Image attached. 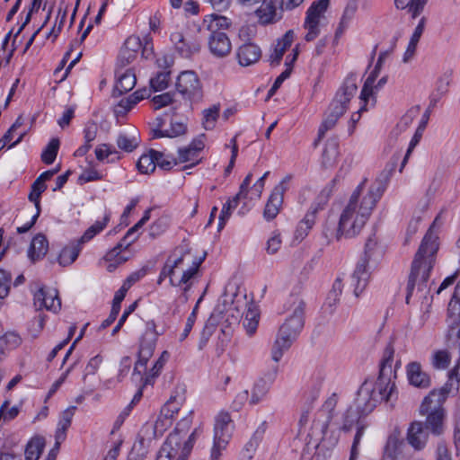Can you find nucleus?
I'll return each instance as SVG.
<instances>
[{"label":"nucleus","mask_w":460,"mask_h":460,"mask_svg":"<svg viewBox=\"0 0 460 460\" xmlns=\"http://www.w3.org/2000/svg\"><path fill=\"white\" fill-rule=\"evenodd\" d=\"M401 367V359L394 362V348L390 341L384 349L379 363V372L376 381L366 380L358 391L354 404L349 406L340 417L332 420V416H324L318 413L314 420L313 429L319 430L323 438L328 429L332 433L337 431L349 432L354 426L357 431L350 450L349 460H356L359 455L358 447L365 432V425L360 419L374 411L376 405L382 402L394 400L396 394L395 379L397 370Z\"/></svg>","instance_id":"f257e3e1"},{"label":"nucleus","mask_w":460,"mask_h":460,"mask_svg":"<svg viewBox=\"0 0 460 460\" xmlns=\"http://www.w3.org/2000/svg\"><path fill=\"white\" fill-rule=\"evenodd\" d=\"M385 188V183L380 180L367 186V179L357 186L341 214L337 238H351L361 232Z\"/></svg>","instance_id":"f03ea898"},{"label":"nucleus","mask_w":460,"mask_h":460,"mask_svg":"<svg viewBox=\"0 0 460 460\" xmlns=\"http://www.w3.org/2000/svg\"><path fill=\"white\" fill-rule=\"evenodd\" d=\"M438 220V218L436 217L427 231L411 262L406 285L407 304L410 303V298L415 290L422 292L427 289L428 280L439 247L438 233L435 231Z\"/></svg>","instance_id":"7ed1b4c3"},{"label":"nucleus","mask_w":460,"mask_h":460,"mask_svg":"<svg viewBox=\"0 0 460 460\" xmlns=\"http://www.w3.org/2000/svg\"><path fill=\"white\" fill-rule=\"evenodd\" d=\"M203 259H198L190 251L183 246L177 247L168 256L160 271L157 283L160 285L166 278L171 286L183 287V292H188L192 286V279L198 274Z\"/></svg>","instance_id":"20e7f679"},{"label":"nucleus","mask_w":460,"mask_h":460,"mask_svg":"<svg viewBox=\"0 0 460 460\" xmlns=\"http://www.w3.org/2000/svg\"><path fill=\"white\" fill-rule=\"evenodd\" d=\"M451 389L450 383H446L439 389H433L424 397L420 406V414L426 417L423 426L433 436L439 437L446 430L447 411L444 403Z\"/></svg>","instance_id":"39448f33"},{"label":"nucleus","mask_w":460,"mask_h":460,"mask_svg":"<svg viewBox=\"0 0 460 460\" xmlns=\"http://www.w3.org/2000/svg\"><path fill=\"white\" fill-rule=\"evenodd\" d=\"M305 303L294 297L292 302V314L287 317L279 327L277 338L271 349V358L278 363L284 353L291 347L299 336L305 325Z\"/></svg>","instance_id":"423d86ee"},{"label":"nucleus","mask_w":460,"mask_h":460,"mask_svg":"<svg viewBox=\"0 0 460 460\" xmlns=\"http://www.w3.org/2000/svg\"><path fill=\"white\" fill-rule=\"evenodd\" d=\"M229 26V20L218 14L207 15L203 20L201 31L207 33L209 50L217 58L226 57L231 51V41L225 32Z\"/></svg>","instance_id":"0eeeda50"},{"label":"nucleus","mask_w":460,"mask_h":460,"mask_svg":"<svg viewBox=\"0 0 460 460\" xmlns=\"http://www.w3.org/2000/svg\"><path fill=\"white\" fill-rule=\"evenodd\" d=\"M150 210L145 211L142 218L131 228L128 230L123 239L111 251H109L104 259L109 262L107 270L109 271L114 270L119 265L124 263L128 260V256L122 254L124 250H127L134 242L138 238L137 231L149 220Z\"/></svg>","instance_id":"6e6552de"},{"label":"nucleus","mask_w":460,"mask_h":460,"mask_svg":"<svg viewBox=\"0 0 460 460\" xmlns=\"http://www.w3.org/2000/svg\"><path fill=\"white\" fill-rule=\"evenodd\" d=\"M176 94L181 96L183 104L190 107V102L202 97V86L198 75L192 70H186L177 76Z\"/></svg>","instance_id":"1a4fd4ad"},{"label":"nucleus","mask_w":460,"mask_h":460,"mask_svg":"<svg viewBox=\"0 0 460 460\" xmlns=\"http://www.w3.org/2000/svg\"><path fill=\"white\" fill-rule=\"evenodd\" d=\"M169 117L167 113L163 117H157L152 128L153 138L176 137L184 135L187 131V119L178 117L173 111L170 119V128H166V119Z\"/></svg>","instance_id":"9d476101"},{"label":"nucleus","mask_w":460,"mask_h":460,"mask_svg":"<svg viewBox=\"0 0 460 460\" xmlns=\"http://www.w3.org/2000/svg\"><path fill=\"white\" fill-rule=\"evenodd\" d=\"M184 402L185 395L183 391H176L171 395L169 400L161 409L160 416L153 427L155 435L157 433L161 435L167 427L172 425V420L176 414H178Z\"/></svg>","instance_id":"9b49d317"},{"label":"nucleus","mask_w":460,"mask_h":460,"mask_svg":"<svg viewBox=\"0 0 460 460\" xmlns=\"http://www.w3.org/2000/svg\"><path fill=\"white\" fill-rule=\"evenodd\" d=\"M329 2L330 0H317L307 9L304 22V27L307 30L305 36L306 41H313L319 35L320 20L327 10Z\"/></svg>","instance_id":"f8f14e48"},{"label":"nucleus","mask_w":460,"mask_h":460,"mask_svg":"<svg viewBox=\"0 0 460 460\" xmlns=\"http://www.w3.org/2000/svg\"><path fill=\"white\" fill-rule=\"evenodd\" d=\"M290 179L291 177L288 175L274 187L263 211V217L266 220H272L279 214Z\"/></svg>","instance_id":"ddd939ff"},{"label":"nucleus","mask_w":460,"mask_h":460,"mask_svg":"<svg viewBox=\"0 0 460 460\" xmlns=\"http://www.w3.org/2000/svg\"><path fill=\"white\" fill-rule=\"evenodd\" d=\"M34 305L38 309L45 308L54 313L58 312L61 308V300L58 290L50 288H40L34 294Z\"/></svg>","instance_id":"4468645a"},{"label":"nucleus","mask_w":460,"mask_h":460,"mask_svg":"<svg viewBox=\"0 0 460 460\" xmlns=\"http://www.w3.org/2000/svg\"><path fill=\"white\" fill-rule=\"evenodd\" d=\"M171 41L175 49L183 58H190L200 49V41L190 36L183 35L180 31L171 34Z\"/></svg>","instance_id":"2eb2a0df"},{"label":"nucleus","mask_w":460,"mask_h":460,"mask_svg":"<svg viewBox=\"0 0 460 460\" xmlns=\"http://www.w3.org/2000/svg\"><path fill=\"white\" fill-rule=\"evenodd\" d=\"M252 180V173L247 174L240 186L239 192L234 198L229 199L223 205L221 213L218 217V230H221L225 227L227 220L231 217L233 210L236 208V207L239 204L240 199H243L245 190L251 184Z\"/></svg>","instance_id":"dca6fc26"},{"label":"nucleus","mask_w":460,"mask_h":460,"mask_svg":"<svg viewBox=\"0 0 460 460\" xmlns=\"http://www.w3.org/2000/svg\"><path fill=\"white\" fill-rule=\"evenodd\" d=\"M234 421L227 411H220L215 419L214 438L221 439V445L228 444L234 430Z\"/></svg>","instance_id":"f3484780"},{"label":"nucleus","mask_w":460,"mask_h":460,"mask_svg":"<svg viewBox=\"0 0 460 460\" xmlns=\"http://www.w3.org/2000/svg\"><path fill=\"white\" fill-rule=\"evenodd\" d=\"M345 111L344 106L339 104V102H332L330 104L326 116L319 128L317 139L314 143V146H317L319 142L324 137L325 133L336 125L338 119Z\"/></svg>","instance_id":"a211bd4d"},{"label":"nucleus","mask_w":460,"mask_h":460,"mask_svg":"<svg viewBox=\"0 0 460 460\" xmlns=\"http://www.w3.org/2000/svg\"><path fill=\"white\" fill-rule=\"evenodd\" d=\"M204 135L193 139L191 143L178 150L180 163H190V165L197 164L200 161V153L205 147Z\"/></svg>","instance_id":"6ab92c4d"},{"label":"nucleus","mask_w":460,"mask_h":460,"mask_svg":"<svg viewBox=\"0 0 460 460\" xmlns=\"http://www.w3.org/2000/svg\"><path fill=\"white\" fill-rule=\"evenodd\" d=\"M429 440V431L420 421H413L407 430V441L417 451L425 448Z\"/></svg>","instance_id":"aec40b11"},{"label":"nucleus","mask_w":460,"mask_h":460,"mask_svg":"<svg viewBox=\"0 0 460 460\" xmlns=\"http://www.w3.org/2000/svg\"><path fill=\"white\" fill-rule=\"evenodd\" d=\"M406 376L411 385L420 389H426L430 385V377L422 370L419 362H410L406 366Z\"/></svg>","instance_id":"412c9836"},{"label":"nucleus","mask_w":460,"mask_h":460,"mask_svg":"<svg viewBox=\"0 0 460 460\" xmlns=\"http://www.w3.org/2000/svg\"><path fill=\"white\" fill-rule=\"evenodd\" d=\"M278 375V366H275L271 372L267 374L265 379H260L257 381L252 390V396L250 399V404L255 405L261 402L267 396L271 384L274 382Z\"/></svg>","instance_id":"4be33fe9"},{"label":"nucleus","mask_w":460,"mask_h":460,"mask_svg":"<svg viewBox=\"0 0 460 460\" xmlns=\"http://www.w3.org/2000/svg\"><path fill=\"white\" fill-rule=\"evenodd\" d=\"M368 259L362 258L356 266L351 276V286L354 288V295L358 296L366 288L369 280V272L367 270Z\"/></svg>","instance_id":"5701e85b"},{"label":"nucleus","mask_w":460,"mask_h":460,"mask_svg":"<svg viewBox=\"0 0 460 460\" xmlns=\"http://www.w3.org/2000/svg\"><path fill=\"white\" fill-rule=\"evenodd\" d=\"M143 41L138 36L131 35L125 40L118 58L121 65L131 63L137 57V52L142 49Z\"/></svg>","instance_id":"b1692460"},{"label":"nucleus","mask_w":460,"mask_h":460,"mask_svg":"<svg viewBox=\"0 0 460 460\" xmlns=\"http://www.w3.org/2000/svg\"><path fill=\"white\" fill-rule=\"evenodd\" d=\"M262 4L255 11L258 22L262 25L276 23L281 19L273 0H261Z\"/></svg>","instance_id":"393cba45"},{"label":"nucleus","mask_w":460,"mask_h":460,"mask_svg":"<svg viewBox=\"0 0 460 460\" xmlns=\"http://www.w3.org/2000/svg\"><path fill=\"white\" fill-rule=\"evenodd\" d=\"M194 432L190 436L188 441H184L183 443L181 440V438L177 432L171 433L166 439H171L173 438L175 443H172L170 447V456L172 459L175 460H186L188 455L190 454L192 448V438L194 437Z\"/></svg>","instance_id":"a878e982"},{"label":"nucleus","mask_w":460,"mask_h":460,"mask_svg":"<svg viewBox=\"0 0 460 460\" xmlns=\"http://www.w3.org/2000/svg\"><path fill=\"white\" fill-rule=\"evenodd\" d=\"M49 251V241L45 234H37L31 240L27 251V256L31 262L41 261Z\"/></svg>","instance_id":"bb28decb"},{"label":"nucleus","mask_w":460,"mask_h":460,"mask_svg":"<svg viewBox=\"0 0 460 460\" xmlns=\"http://www.w3.org/2000/svg\"><path fill=\"white\" fill-rule=\"evenodd\" d=\"M294 39L295 33L292 30H289L277 40V43L274 45L273 49L269 57L270 65H279L283 55L285 54L286 50L291 47Z\"/></svg>","instance_id":"cd10ccee"},{"label":"nucleus","mask_w":460,"mask_h":460,"mask_svg":"<svg viewBox=\"0 0 460 460\" xmlns=\"http://www.w3.org/2000/svg\"><path fill=\"white\" fill-rule=\"evenodd\" d=\"M261 57V50L254 43H244L237 50L239 64L243 66H251L259 61Z\"/></svg>","instance_id":"c85d7f7f"},{"label":"nucleus","mask_w":460,"mask_h":460,"mask_svg":"<svg viewBox=\"0 0 460 460\" xmlns=\"http://www.w3.org/2000/svg\"><path fill=\"white\" fill-rule=\"evenodd\" d=\"M357 78L355 76H348L344 80L332 102H339V104L344 106L345 111H347L348 104L357 93Z\"/></svg>","instance_id":"c756f323"},{"label":"nucleus","mask_w":460,"mask_h":460,"mask_svg":"<svg viewBox=\"0 0 460 460\" xmlns=\"http://www.w3.org/2000/svg\"><path fill=\"white\" fill-rule=\"evenodd\" d=\"M446 322L447 325L446 338L449 341L460 327V302L458 300L452 299L449 302Z\"/></svg>","instance_id":"7c9ffc66"},{"label":"nucleus","mask_w":460,"mask_h":460,"mask_svg":"<svg viewBox=\"0 0 460 460\" xmlns=\"http://www.w3.org/2000/svg\"><path fill=\"white\" fill-rule=\"evenodd\" d=\"M137 83L135 73L131 69L117 71V81L114 87V95H121L131 91Z\"/></svg>","instance_id":"2f4dec72"},{"label":"nucleus","mask_w":460,"mask_h":460,"mask_svg":"<svg viewBox=\"0 0 460 460\" xmlns=\"http://www.w3.org/2000/svg\"><path fill=\"white\" fill-rule=\"evenodd\" d=\"M75 410V406H71L62 411L55 435L57 445H60V443L66 439V430L71 426Z\"/></svg>","instance_id":"473e14b6"},{"label":"nucleus","mask_w":460,"mask_h":460,"mask_svg":"<svg viewBox=\"0 0 460 460\" xmlns=\"http://www.w3.org/2000/svg\"><path fill=\"white\" fill-rule=\"evenodd\" d=\"M429 0H394V6L398 10H406L411 19H416L424 11Z\"/></svg>","instance_id":"72a5a7b5"},{"label":"nucleus","mask_w":460,"mask_h":460,"mask_svg":"<svg viewBox=\"0 0 460 460\" xmlns=\"http://www.w3.org/2000/svg\"><path fill=\"white\" fill-rule=\"evenodd\" d=\"M81 251L82 246L80 243H77L75 240L70 242L61 250L58 258V263L63 267L71 265L77 259Z\"/></svg>","instance_id":"f704fd0d"},{"label":"nucleus","mask_w":460,"mask_h":460,"mask_svg":"<svg viewBox=\"0 0 460 460\" xmlns=\"http://www.w3.org/2000/svg\"><path fill=\"white\" fill-rule=\"evenodd\" d=\"M260 321V311L257 306L250 305L245 312L243 326L249 336H252L258 328Z\"/></svg>","instance_id":"c9c22d12"},{"label":"nucleus","mask_w":460,"mask_h":460,"mask_svg":"<svg viewBox=\"0 0 460 460\" xmlns=\"http://www.w3.org/2000/svg\"><path fill=\"white\" fill-rule=\"evenodd\" d=\"M110 219L111 213H105L102 220H97L93 225L85 230L84 234L79 239L75 241L80 243V245L83 246L84 243L91 241L96 234L101 233L106 227Z\"/></svg>","instance_id":"e433bc0d"},{"label":"nucleus","mask_w":460,"mask_h":460,"mask_svg":"<svg viewBox=\"0 0 460 460\" xmlns=\"http://www.w3.org/2000/svg\"><path fill=\"white\" fill-rule=\"evenodd\" d=\"M339 156V145L336 140H329L323 149L322 155V164L325 168L333 167Z\"/></svg>","instance_id":"4c0bfd02"},{"label":"nucleus","mask_w":460,"mask_h":460,"mask_svg":"<svg viewBox=\"0 0 460 460\" xmlns=\"http://www.w3.org/2000/svg\"><path fill=\"white\" fill-rule=\"evenodd\" d=\"M22 343V338L15 332H6L0 337V359L12 349H16Z\"/></svg>","instance_id":"58836bf2"},{"label":"nucleus","mask_w":460,"mask_h":460,"mask_svg":"<svg viewBox=\"0 0 460 460\" xmlns=\"http://www.w3.org/2000/svg\"><path fill=\"white\" fill-rule=\"evenodd\" d=\"M45 447L42 437L32 438L26 445L24 455L26 460H38Z\"/></svg>","instance_id":"ea45409f"},{"label":"nucleus","mask_w":460,"mask_h":460,"mask_svg":"<svg viewBox=\"0 0 460 460\" xmlns=\"http://www.w3.org/2000/svg\"><path fill=\"white\" fill-rule=\"evenodd\" d=\"M176 93H164L159 95H155L152 99L153 107L155 110H159L169 104L172 105V111H176L181 102L176 99Z\"/></svg>","instance_id":"a19ab883"},{"label":"nucleus","mask_w":460,"mask_h":460,"mask_svg":"<svg viewBox=\"0 0 460 460\" xmlns=\"http://www.w3.org/2000/svg\"><path fill=\"white\" fill-rule=\"evenodd\" d=\"M158 151L150 150L147 154L142 155L137 164V169L141 173L153 172L155 170V159Z\"/></svg>","instance_id":"79ce46f5"},{"label":"nucleus","mask_w":460,"mask_h":460,"mask_svg":"<svg viewBox=\"0 0 460 460\" xmlns=\"http://www.w3.org/2000/svg\"><path fill=\"white\" fill-rule=\"evenodd\" d=\"M381 67L375 66L374 69L371 71L367 78L366 79L363 88L360 93V99L367 102L370 96L374 93V84L379 75Z\"/></svg>","instance_id":"37998d69"},{"label":"nucleus","mask_w":460,"mask_h":460,"mask_svg":"<svg viewBox=\"0 0 460 460\" xmlns=\"http://www.w3.org/2000/svg\"><path fill=\"white\" fill-rule=\"evenodd\" d=\"M402 445V441L400 440L397 435H390L385 447V456L391 460H395L401 453Z\"/></svg>","instance_id":"c03bdc74"},{"label":"nucleus","mask_w":460,"mask_h":460,"mask_svg":"<svg viewBox=\"0 0 460 460\" xmlns=\"http://www.w3.org/2000/svg\"><path fill=\"white\" fill-rule=\"evenodd\" d=\"M157 338L153 335H142L139 344L138 355L144 359H149L155 351Z\"/></svg>","instance_id":"a18cd8bd"},{"label":"nucleus","mask_w":460,"mask_h":460,"mask_svg":"<svg viewBox=\"0 0 460 460\" xmlns=\"http://www.w3.org/2000/svg\"><path fill=\"white\" fill-rule=\"evenodd\" d=\"M139 144L138 138L135 135H129L126 132L120 133L117 138V146L125 152H132Z\"/></svg>","instance_id":"49530a36"},{"label":"nucleus","mask_w":460,"mask_h":460,"mask_svg":"<svg viewBox=\"0 0 460 460\" xmlns=\"http://www.w3.org/2000/svg\"><path fill=\"white\" fill-rule=\"evenodd\" d=\"M46 189V181H40L39 178H37L31 185L29 200L34 203L35 208L38 210H40V196Z\"/></svg>","instance_id":"de8ad7c7"},{"label":"nucleus","mask_w":460,"mask_h":460,"mask_svg":"<svg viewBox=\"0 0 460 460\" xmlns=\"http://www.w3.org/2000/svg\"><path fill=\"white\" fill-rule=\"evenodd\" d=\"M451 361V355L446 349L435 351L431 357V365L436 369H445Z\"/></svg>","instance_id":"09e8293b"},{"label":"nucleus","mask_w":460,"mask_h":460,"mask_svg":"<svg viewBox=\"0 0 460 460\" xmlns=\"http://www.w3.org/2000/svg\"><path fill=\"white\" fill-rule=\"evenodd\" d=\"M59 145L60 142L58 138H52L43 150L41 159L46 164L54 163L59 149Z\"/></svg>","instance_id":"8fccbe9b"},{"label":"nucleus","mask_w":460,"mask_h":460,"mask_svg":"<svg viewBox=\"0 0 460 460\" xmlns=\"http://www.w3.org/2000/svg\"><path fill=\"white\" fill-rule=\"evenodd\" d=\"M170 355L167 351H164L159 358L155 362L153 367L149 370L148 375L145 378V385L153 383V380L160 374L165 362L168 360Z\"/></svg>","instance_id":"3c124183"},{"label":"nucleus","mask_w":460,"mask_h":460,"mask_svg":"<svg viewBox=\"0 0 460 460\" xmlns=\"http://www.w3.org/2000/svg\"><path fill=\"white\" fill-rule=\"evenodd\" d=\"M219 116V107L217 105L212 106L203 111V126L206 129H212L215 127L216 121Z\"/></svg>","instance_id":"603ef678"},{"label":"nucleus","mask_w":460,"mask_h":460,"mask_svg":"<svg viewBox=\"0 0 460 460\" xmlns=\"http://www.w3.org/2000/svg\"><path fill=\"white\" fill-rule=\"evenodd\" d=\"M169 72H160L150 80L151 87L155 91H163L167 88L170 82Z\"/></svg>","instance_id":"864d4df0"},{"label":"nucleus","mask_w":460,"mask_h":460,"mask_svg":"<svg viewBox=\"0 0 460 460\" xmlns=\"http://www.w3.org/2000/svg\"><path fill=\"white\" fill-rule=\"evenodd\" d=\"M146 439L141 438L137 443H135L128 456V460H144L146 456L147 450L145 447Z\"/></svg>","instance_id":"5fc2aeb1"},{"label":"nucleus","mask_w":460,"mask_h":460,"mask_svg":"<svg viewBox=\"0 0 460 460\" xmlns=\"http://www.w3.org/2000/svg\"><path fill=\"white\" fill-rule=\"evenodd\" d=\"M294 54L290 61L286 60V66L287 68L276 78L273 84H275V87H280V85L283 84V82L288 79L292 72V65L296 60V58L298 56V49L296 47V49H293ZM288 59V58H287Z\"/></svg>","instance_id":"6e6d98bb"},{"label":"nucleus","mask_w":460,"mask_h":460,"mask_svg":"<svg viewBox=\"0 0 460 460\" xmlns=\"http://www.w3.org/2000/svg\"><path fill=\"white\" fill-rule=\"evenodd\" d=\"M102 178L103 175L101 172L97 171L95 168L89 167L83 171L78 180L81 183H86L90 181H99L102 180Z\"/></svg>","instance_id":"4d7b16f0"},{"label":"nucleus","mask_w":460,"mask_h":460,"mask_svg":"<svg viewBox=\"0 0 460 460\" xmlns=\"http://www.w3.org/2000/svg\"><path fill=\"white\" fill-rule=\"evenodd\" d=\"M264 185L261 180H258L253 186L248 190V187L243 196V199H248L250 201L257 200L261 198Z\"/></svg>","instance_id":"13d9d810"},{"label":"nucleus","mask_w":460,"mask_h":460,"mask_svg":"<svg viewBox=\"0 0 460 460\" xmlns=\"http://www.w3.org/2000/svg\"><path fill=\"white\" fill-rule=\"evenodd\" d=\"M282 244L280 234L273 232L266 243V251L269 254H275L279 252Z\"/></svg>","instance_id":"bf43d9fd"},{"label":"nucleus","mask_w":460,"mask_h":460,"mask_svg":"<svg viewBox=\"0 0 460 460\" xmlns=\"http://www.w3.org/2000/svg\"><path fill=\"white\" fill-rule=\"evenodd\" d=\"M132 99V96L128 95L119 101L114 110L117 116H124L136 105V102Z\"/></svg>","instance_id":"052dcab7"},{"label":"nucleus","mask_w":460,"mask_h":460,"mask_svg":"<svg viewBox=\"0 0 460 460\" xmlns=\"http://www.w3.org/2000/svg\"><path fill=\"white\" fill-rule=\"evenodd\" d=\"M149 359H144L140 355H138V359L136 362L134 371H133V376H138L141 381L145 383V378L148 375V372H146V365Z\"/></svg>","instance_id":"680f3d73"},{"label":"nucleus","mask_w":460,"mask_h":460,"mask_svg":"<svg viewBox=\"0 0 460 460\" xmlns=\"http://www.w3.org/2000/svg\"><path fill=\"white\" fill-rule=\"evenodd\" d=\"M11 276L4 270H0V298H4L9 294Z\"/></svg>","instance_id":"e2e57ef3"},{"label":"nucleus","mask_w":460,"mask_h":460,"mask_svg":"<svg viewBox=\"0 0 460 460\" xmlns=\"http://www.w3.org/2000/svg\"><path fill=\"white\" fill-rule=\"evenodd\" d=\"M155 156V166L158 165L160 168L164 170H170L172 168L173 165L176 164L174 159L165 156L161 152H158V155Z\"/></svg>","instance_id":"0e129e2a"},{"label":"nucleus","mask_w":460,"mask_h":460,"mask_svg":"<svg viewBox=\"0 0 460 460\" xmlns=\"http://www.w3.org/2000/svg\"><path fill=\"white\" fill-rule=\"evenodd\" d=\"M435 460H452L451 453L444 441L438 442L437 446Z\"/></svg>","instance_id":"69168bd1"},{"label":"nucleus","mask_w":460,"mask_h":460,"mask_svg":"<svg viewBox=\"0 0 460 460\" xmlns=\"http://www.w3.org/2000/svg\"><path fill=\"white\" fill-rule=\"evenodd\" d=\"M21 126V123L15 121L11 128L4 133L3 137L0 139V151L4 149L13 139V132Z\"/></svg>","instance_id":"338daca9"},{"label":"nucleus","mask_w":460,"mask_h":460,"mask_svg":"<svg viewBox=\"0 0 460 460\" xmlns=\"http://www.w3.org/2000/svg\"><path fill=\"white\" fill-rule=\"evenodd\" d=\"M175 443L173 438L166 439L160 448L155 460H172L170 456L171 444Z\"/></svg>","instance_id":"774afa93"}]
</instances>
